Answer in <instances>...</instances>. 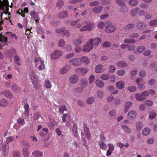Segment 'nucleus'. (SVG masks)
<instances>
[{"label":"nucleus","instance_id":"obj_60","mask_svg":"<svg viewBox=\"0 0 157 157\" xmlns=\"http://www.w3.org/2000/svg\"><path fill=\"white\" fill-rule=\"evenodd\" d=\"M140 7L143 9H147L149 8L148 5L147 3H142L140 4Z\"/></svg>","mask_w":157,"mask_h":157},{"label":"nucleus","instance_id":"obj_56","mask_svg":"<svg viewBox=\"0 0 157 157\" xmlns=\"http://www.w3.org/2000/svg\"><path fill=\"white\" fill-rule=\"evenodd\" d=\"M17 122L20 124L22 125H24L25 123V120L24 118L19 117L17 121Z\"/></svg>","mask_w":157,"mask_h":157},{"label":"nucleus","instance_id":"obj_30","mask_svg":"<svg viewBox=\"0 0 157 157\" xmlns=\"http://www.w3.org/2000/svg\"><path fill=\"white\" fill-rule=\"evenodd\" d=\"M8 101L5 99L0 100V106L1 107H6L8 105Z\"/></svg>","mask_w":157,"mask_h":157},{"label":"nucleus","instance_id":"obj_58","mask_svg":"<svg viewBox=\"0 0 157 157\" xmlns=\"http://www.w3.org/2000/svg\"><path fill=\"white\" fill-rule=\"evenodd\" d=\"M157 25V19L152 20L149 22V25L151 26H154Z\"/></svg>","mask_w":157,"mask_h":157},{"label":"nucleus","instance_id":"obj_16","mask_svg":"<svg viewBox=\"0 0 157 157\" xmlns=\"http://www.w3.org/2000/svg\"><path fill=\"white\" fill-rule=\"evenodd\" d=\"M137 115V113L135 110H131L128 113V116L129 119L135 118Z\"/></svg>","mask_w":157,"mask_h":157},{"label":"nucleus","instance_id":"obj_45","mask_svg":"<svg viewBox=\"0 0 157 157\" xmlns=\"http://www.w3.org/2000/svg\"><path fill=\"white\" fill-rule=\"evenodd\" d=\"M97 97L98 98H102L103 97V93L102 91L98 90L97 92Z\"/></svg>","mask_w":157,"mask_h":157},{"label":"nucleus","instance_id":"obj_8","mask_svg":"<svg viewBox=\"0 0 157 157\" xmlns=\"http://www.w3.org/2000/svg\"><path fill=\"white\" fill-rule=\"evenodd\" d=\"M70 64L74 66H79L81 65L80 60L78 58H73L69 61Z\"/></svg>","mask_w":157,"mask_h":157},{"label":"nucleus","instance_id":"obj_42","mask_svg":"<svg viewBox=\"0 0 157 157\" xmlns=\"http://www.w3.org/2000/svg\"><path fill=\"white\" fill-rule=\"evenodd\" d=\"M58 109L59 112L61 114H63L64 111L67 110V108L65 105L60 106Z\"/></svg>","mask_w":157,"mask_h":157},{"label":"nucleus","instance_id":"obj_35","mask_svg":"<svg viewBox=\"0 0 157 157\" xmlns=\"http://www.w3.org/2000/svg\"><path fill=\"white\" fill-rule=\"evenodd\" d=\"M99 144L101 149L104 150H106L107 146L102 141H100L99 142Z\"/></svg>","mask_w":157,"mask_h":157},{"label":"nucleus","instance_id":"obj_46","mask_svg":"<svg viewBox=\"0 0 157 157\" xmlns=\"http://www.w3.org/2000/svg\"><path fill=\"white\" fill-rule=\"evenodd\" d=\"M117 74L119 76H123L125 75V71L123 69L118 70L117 71Z\"/></svg>","mask_w":157,"mask_h":157},{"label":"nucleus","instance_id":"obj_54","mask_svg":"<svg viewBox=\"0 0 157 157\" xmlns=\"http://www.w3.org/2000/svg\"><path fill=\"white\" fill-rule=\"evenodd\" d=\"M94 101V97H90L87 99L86 102L87 104H90L93 103Z\"/></svg>","mask_w":157,"mask_h":157},{"label":"nucleus","instance_id":"obj_50","mask_svg":"<svg viewBox=\"0 0 157 157\" xmlns=\"http://www.w3.org/2000/svg\"><path fill=\"white\" fill-rule=\"evenodd\" d=\"M65 44V41L63 39L60 40L58 42V45L60 47H63Z\"/></svg>","mask_w":157,"mask_h":157},{"label":"nucleus","instance_id":"obj_44","mask_svg":"<svg viewBox=\"0 0 157 157\" xmlns=\"http://www.w3.org/2000/svg\"><path fill=\"white\" fill-rule=\"evenodd\" d=\"M74 43L76 46L80 45L82 43V39L80 38L75 39L74 41Z\"/></svg>","mask_w":157,"mask_h":157},{"label":"nucleus","instance_id":"obj_63","mask_svg":"<svg viewBox=\"0 0 157 157\" xmlns=\"http://www.w3.org/2000/svg\"><path fill=\"white\" fill-rule=\"evenodd\" d=\"M136 87L135 86H130L128 88V90L131 92H134L136 90Z\"/></svg>","mask_w":157,"mask_h":157},{"label":"nucleus","instance_id":"obj_48","mask_svg":"<svg viewBox=\"0 0 157 157\" xmlns=\"http://www.w3.org/2000/svg\"><path fill=\"white\" fill-rule=\"evenodd\" d=\"M64 5V2L63 1L61 0H58L56 3V6L58 7L59 9H60L62 8Z\"/></svg>","mask_w":157,"mask_h":157},{"label":"nucleus","instance_id":"obj_12","mask_svg":"<svg viewBox=\"0 0 157 157\" xmlns=\"http://www.w3.org/2000/svg\"><path fill=\"white\" fill-rule=\"evenodd\" d=\"M88 84V81L85 78H82L79 82L80 86L84 89L87 86Z\"/></svg>","mask_w":157,"mask_h":157},{"label":"nucleus","instance_id":"obj_32","mask_svg":"<svg viewBox=\"0 0 157 157\" xmlns=\"http://www.w3.org/2000/svg\"><path fill=\"white\" fill-rule=\"evenodd\" d=\"M139 10V8H136L132 9L130 11L131 16L133 17L135 16L137 14Z\"/></svg>","mask_w":157,"mask_h":157},{"label":"nucleus","instance_id":"obj_17","mask_svg":"<svg viewBox=\"0 0 157 157\" xmlns=\"http://www.w3.org/2000/svg\"><path fill=\"white\" fill-rule=\"evenodd\" d=\"M32 155L34 157H42L43 153L40 151L36 150L33 152Z\"/></svg>","mask_w":157,"mask_h":157},{"label":"nucleus","instance_id":"obj_25","mask_svg":"<svg viewBox=\"0 0 157 157\" xmlns=\"http://www.w3.org/2000/svg\"><path fill=\"white\" fill-rule=\"evenodd\" d=\"M48 129L47 128H43L42 130H41L39 132L40 136L42 137H45L48 133Z\"/></svg>","mask_w":157,"mask_h":157},{"label":"nucleus","instance_id":"obj_13","mask_svg":"<svg viewBox=\"0 0 157 157\" xmlns=\"http://www.w3.org/2000/svg\"><path fill=\"white\" fill-rule=\"evenodd\" d=\"M11 88L12 91L14 93H18L21 91V89L18 87L17 84L15 83L12 85Z\"/></svg>","mask_w":157,"mask_h":157},{"label":"nucleus","instance_id":"obj_31","mask_svg":"<svg viewBox=\"0 0 157 157\" xmlns=\"http://www.w3.org/2000/svg\"><path fill=\"white\" fill-rule=\"evenodd\" d=\"M122 128L125 132L127 134H130L131 132V130L130 128L126 125H123Z\"/></svg>","mask_w":157,"mask_h":157},{"label":"nucleus","instance_id":"obj_37","mask_svg":"<svg viewBox=\"0 0 157 157\" xmlns=\"http://www.w3.org/2000/svg\"><path fill=\"white\" fill-rule=\"evenodd\" d=\"M150 129L149 128H144L142 131V134L144 136H146L149 134Z\"/></svg>","mask_w":157,"mask_h":157},{"label":"nucleus","instance_id":"obj_39","mask_svg":"<svg viewBox=\"0 0 157 157\" xmlns=\"http://www.w3.org/2000/svg\"><path fill=\"white\" fill-rule=\"evenodd\" d=\"M137 130L140 131L143 127V125L141 122H138L136 124Z\"/></svg>","mask_w":157,"mask_h":157},{"label":"nucleus","instance_id":"obj_52","mask_svg":"<svg viewBox=\"0 0 157 157\" xmlns=\"http://www.w3.org/2000/svg\"><path fill=\"white\" fill-rule=\"evenodd\" d=\"M156 113L155 112L152 111L150 113L148 117L149 118L152 119L156 117Z\"/></svg>","mask_w":157,"mask_h":157},{"label":"nucleus","instance_id":"obj_59","mask_svg":"<svg viewBox=\"0 0 157 157\" xmlns=\"http://www.w3.org/2000/svg\"><path fill=\"white\" fill-rule=\"evenodd\" d=\"M14 138L13 136H9L6 138V143L7 144L14 141Z\"/></svg>","mask_w":157,"mask_h":157},{"label":"nucleus","instance_id":"obj_24","mask_svg":"<svg viewBox=\"0 0 157 157\" xmlns=\"http://www.w3.org/2000/svg\"><path fill=\"white\" fill-rule=\"evenodd\" d=\"M146 25L145 23H137L136 27L137 29L143 30L146 27Z\"/></svg>","mask_w":157,"mask_h":157},{"label":"nucleus","instance_id":"obj_64","mask_svg":"<svg viewBox=\"0 0 157 157\" xmlns=\"http://www.w3.org/2000/svg\"><path fill=\"white\" fill-rule=\"evenodd\" d=\"M144 16L145 18L146 19H151L152 18L151 14L148 13L147 12H146Z\"/></svg>","mask_w":157,"mask_h":157},{"label":"nucleus","instance_id":"obj_4","mask_svg":"<svg viewBox=\"0 0 157 157\" xmlns=\"http://www.w3.org/2000/svg\"><path fill=\"white\" fill-rule=\"evenodd\" d=\"M92 40H90L84 45L83 48L84 51L86 52H89L94 48L93 44H92Z\"/></svg>","mask_w":157,"mask_h":157},{"label":"nucleus","instance_id":"obj_10","mask_svg":"<svg viewBox=\"0 0 157 157\" xmlns=\"http://www.w3.org/2000/svg\"><path fill=\"white\" fill-rule=\"evenodd\" d=\"M79 79V77L76 75H72L69 78V80L71 83L75 84L77 83Z\"/></svg>","mask_w":157,"mask_h":157},{"label":"nucleus","instance_id":"obj_43","mask_svg":"<svg viewBox=\"0 0 157 157\" xmlns=\"http://www.w3.org/2000/svg\"><path fill=\"white\" fill-rule=\"evenodd\" d=\"M12 155L13 157H21V153L20 151L17 150L13 151Z\"/></svg>","mask_w":157,"mask_h":157},{"label":"nucleus","instance_id":"obj_61","mask_svg":"<svg viewBox=\"0 0 157 157\" xmlns=\"http://www.w3.org/2000/svg\"><path fill=\"white\" fill-rule=\"evenodd\" d=\"M138 3L137 0H130L129 4L132 6H136Z\"/></svg>","mask_w":157,"mask_h":157},{"label":"nucleus","instance_id":"obj_28","mask_svg":"<svg viewBox=\"0 0 157 157\" xmlns=\"http://www.w3.org/2000/svg\"><path fill=\"white\" fill-rule=\"evenodd\" d=\"M136 99L140 101H142L145 99L146 98L142 96L140 94H137L135 96Z\"/></svg>","mask_w":157,"mask_h":157},{"label":"nucleus","instance_id":"obj_40","mask_svg":"<svg viewBox=\"0 0 157 157\" xmlns=\"http://www.w3.org/2000/svg\"><path fill=\"white\" fill-rule=\"evenodd\" d=\"M110 75L108 74H103L101 76V78L103 80H107L109 78Z\"/></svg>","mask_w":157,"mask_h":157},{"label":"nucleus","instance_id":"obj_1","mask_svg":"<svg viewBox=\"0 0 157 157\" xmlns=\"http://www.w3.org/2000/svg\"><path fill=\"white\" fill-rule=\"evenodd\" d=\"M85 25L82 26L80 29L81 32L85 31H90L92 29V27L94 26V24L90 22L83 21L82 25Z\"/></svg>","mask_w":157,"mask_h":157},{"label":"nucleus","instance_id":"obj_2","mask_svg":"<svg viewBox=\"0 0 157 157\" xmlns=\"http://www.w3.org/2000/svg\"><path fill=\"white\" fill-rule=\"evenodd\" d=\"M34 62L35 63V66L36 67H37V65L40 64L38 67V69L39 70H42L45 69L44 62L43 60L41 59L40 57L35 58Z\"/></svg>","mask_w":157,"mask_h":157},{"label":"nucleus","instance_id":"obj_53","mask_svg":"<svg viewBox=\"0 0 157 157\" xmlns=\"http://www.w3.org/2000/svg\"><path fill=\"white\" fill-rule=\"evenodd\" d=\"M144 103L146 105L148 106H151L153 104V102L150 100L145 101Z\"/></svg>","mask_w":157,"mask_h":157},{"label":"nucleus","instance_id":"obj_57","mask_svg":"<svg viewBox=\"0 0 157 157\" xmlns=\"http://www.w3.org/2000/svg\"><path fill=\"white\" fill-rule=\"evenodd\" d=\"M135 48V46L134 45L128 44L127 47V50L129 51L133 50Z\"/></svg>","mask_w":157,"mask_h":157},{"label":"nucleus","instance_id":"obj_9","mask_svg":"<svg viewBox=\"0 0 157 157\" xmlns=\"http://www.w3.org/2000/svg\"><path fill=\"white\" fill-rule=\"evenodd\" d=\"M116 29L115 27L112 25V23L110 22L109 23L108 25L106 26L105 29L106 33H110L115 31Z\"/></svg>","mask_w":157,"mask_h":157},{"label":"nucleus","instance_id":"obj_15","mask_svg":"<svg viewBox=\"0 0 157 157\" xmlns=\"http://www.w3.org/2000/svg\"><path fill=\"white\" fill-rule=\"evenodd\" d=\"M1 95L3 94L6 97L10 98H12L13 97V94L12 93L7 90H5L0 93Z\"/></svg>","mask_w":157,"mask_h":157},{"label":"nucleus","instance_id":"obj_18","mask_svg":"<svg viewBox=\"0 0 157 157\" xmlns=\"http://www.w3.org/2000/svg\"><path fill=\"white\" fill-rule=\"evenodd\" d=\"M9 6V2L7 4L5 3L0 4V9L3 10H5L7 12L8 11Z\"/></svg>","mask_w":157,"mask_h":157},{"label":"nucleus","instance_id":"obj_47","mask_svg":"<svg viewBox=\"0 0 157 157\" xmlns=\"http://www.w3.org/2000/svg\"><path fill=\"white\" fill-rule=\"evenodd\" d=\"M117 2L118 5L120 6H121L122 7V9L126 8V7L125 6L124 4V3L122 1L120 0H117Z\"/></svg>","mask_w":157,"mask_h":157},{"label":"nucleus","instance_id":"obj_62","mask_svg":"<svg viewBox=\"0 0 157 157\" xmlns=\"http://www.w3.org/2000/svg\"><path fill=\"white\" fill-rule=\"evenodd\" d=\"M109 72L113 73L115 70V67L113 65L110 66L109 68Z\"/></svg>","mask_w":157,"mask_h":157},{"label":"nucleus","instance_id":"obj_3","mask_svg":"<svg viewBox=\"0 0 157 157\" xmlns=\"http://www.w3.org/2000/svg\"><path fill=\"white\" fill-rule=\"evenodd\" d=\"M30 78L32 80V82L33 84L34 88L36 89H37V76L36 75L35 73L32 71L30 72Z\"/></svg>","mask_w":157,"mask_h":157},{"label":"nucleus","instance_id":"obj_22","mask_svg":"<svg viewBox=\"0 0 157 157\" xmlns=\"http://www.w3.org/2000/svg\"><path fill=\"white\" fill-rule=\"evenodd\" d=\"M132 105L131 102L129 101L125 102V108L124 109V112L125 113H126L128 112Z\"/></svg>","mask_w":157,"mask_h":157},{"label":"nucleus","instance_id":"obj_21","mask_svg":"<svg viewBox=\"0 0 157 157\" xmlns=\"http://www.w3.org/2000/svg\"><path fill=\"white\" fill-rule=\"evenodd\" d=\"M103 9V7L100 6L95 7L92 9L93 11L95 13H99L101 12Z\"/></svg>","mask_w":157,"mask_h":157},{"label":"nucleus","instance_id":"obj_34","mask_svg":"<svg viewBox=\"0 0 157 157\" xmlns=\"http://www.w3.org/2000/svg\"><path fill=\"white\" fill-rule=\"evenodd\" d=\"M30 15L33 19H37L38 17L37 13L34 10H33L30 12Z\"/></svg>","mask_w":157,"mask_h":157},{"label":"nucleus","instance_id":"obj_51","mask_svg":"<svg viewBox=\"0 0 157 157\" xmlns=\"http://www.w3.org/2000/svg\"><path fill=\"white\" fill-rule=\"evenodd\" d=\"M145 49V47L144 46H141L137 48V51L139 53H141Z\"/></svg>","mask_w":157,"mask_h":157},{"label":"nucleus","instance_id":"obj_49","mask_svg":"<svg viewBox=\"0 0 157 157\" xmlns=\"http://www.w3.org/2000/svg\"><path fill=\"white\" fill-rule=\"evenodd\" d=\"M135 27V25L133 24H130L127 25H126L124 27V29H132L134 28Z\"/></svg>","mask_w":157,"mask_h":157},{"label":"nucleus","instance_id":"obj_38","mask_svg":"<svg viewBox=\"0 0 157 157\" xmlns=\"http://www.w3.org/2000/svg\"><path fill=\"white\" fill-rule=\"evenodd\" d=\"M117 65L119 67H124L127 66L128 64L123 61H121L117 63Z\"/></svg>","mask_w":157,"mask_h":157},{"label":"nucleus","instance_id":"obj_5","mask_svg":"<svg viewBox=\"0 0 157 157\" xmlns=\"http://www.w3.org/2000/svg\"><path fill=\"white\" fill-rule=\"evenodd\" d=\"M29 144L26 143L24 147L22 148V152L24 157H28L29 156L28 148L29 147Z\"/></svg>","mask_w":157,"mask_h":157},{"label":"nucleus","instance_id":"obj_27","mask_svg":"<svg viewBox=\"0 0 157 157\" xmlns=\"http://www.w3.org/2000/svg\"><path fill=\"white\" fill-rule=\"evenodd\" d=\"M90 40H92V44H93V45H95V46H97L101 40V39L98 38H97L94 39H90Z\"/></svg>","mask_w":157,"mask_h":157},{"label":"nucleus","instance_id":"obj_36","mask_svg":"<svg viewBox=\"0 0 157 157\" xmlns=\"http://www.w3.org/2000/svg\"><path fill=\"white\" fill-rule=\"evenodd\" d=\"M123 41L126 43H133L135 42V40L132 38H124Z\"/></svg>","mask_w":157,"mask_h":157},{"label":"nucleus","instance_id":"obj_41","mask_svg":"<svg viewBox=\"0 0 157 157\" xmlns=\"http://www.w3.org/2000/svg\"><path fill=\"white\" fill-rule=\"evenodd\" d=\"M44 86L47 89L50 88L52 86L51 82L48 80H46L45 81Z\"/></svg>","mask_w":157,"mask_h":157},{"label":"nucleus","instance_id":"obj_7","mask_svg":"<svg viewBox=\"0 0 157 157\" xmlns=\"http://www.w3.org/2000/svg\"><path fill=\"white\" fill-rule=\"evenodd\" d=\"M75 71L79 75H83L88 72V70L87 68L79 67L76 68L75 70Z\"/></svg>","mask_w":157,"mask_h":157},{"label":"nucleus","instance_id":"obj_19","mask_svg":"<svg viewBox=\"0 0 157 157\" xmlns=\"http://www.w3.org/2000/svg\"><path fill=\"white\" fill-rule=\"evenodd\" d=\"M68 16L67 12L66 11L60 12L58 15V17L59 18H64Z\"/></svg>","mask_w":157,"mask_h":157},{"label":"nucleus","instance_id":"obj_26","mask_svg":"<svg viewBox=\"0 0 157 157\" xmlns=\"http://www.w3.org/2000/svg\"><path fill=\"white\" fill-rule=\"evenodd\" d=\"M13 61L14 63L18 66H21V63L20 57L17 56L16 55L13 58Z\"/></svg>","mask_w":157,"mask_h":157},{"label":"nucleus","instance_id":"obj_14","mask_svg":"<svg viewBox=\"0 0 157 157\" xmlns=\"http://www.w3.org/2000/svg\"><path fill=\"white\" fill-rule=\"evenodd\" d=\"M83 128L85 135L86 136L88 139L90 138V134L89 128L87 127L86 124H83Z\"/></svg>","mask_w":157,"mask_h":157},{"label":"nucleus","instance_id":"obj_55","mask_svg":"<svg viewBox=\"0 0 157 157\" xmlns=\"http://www.w3.org/2000/svg\"><path fill=\"white\" fill-rule=\"evenodd\" d=\"M67 67H64L59 71V73L61 74H64L67 73L68 71Z\"/></svg>","mask_w":157,"mask_h":157},{"label":"nucleus","instance_id":"obj_29","mask_svg":"<svg viewBox=\"0 0 157 157\" xmlns=\"http://www.w3.org/2000/svg\"><path fill=\"white\" fill-rule=\"evenodd\" d=\"M80 60L81 65L82 64V62L86 64L90 63V60L86 56L82 57L80 59Z\"/></svg>","mask_w":157,"mask_h":157},{"label":"nucleus","instance_id":"obj_33","mask_svg":"<svg viewBox=\"0 0 157 157\" xmlns=\"http://www.w3.org/2000/svg\"><path fill=\"white\" fill-rule=\"evenodd\" d=\"M95 83L98 87L100 88L104 86V82L100 79L97 80L95 82Z\"/></svg>","mask_w":157,"mask_h":157},{"label":"nucleus","instance_id":"obj_11","mask_svg":"<svg viewBox=\"0 0 157 157\" xmlns=\"http://www.w3.org/2000/svg\"><path fill=\"white\" fill-rule=\"evenodd\" d=\"M106 69V66L105 65L101 64L98 65L96 66L95 71L97 73H99L105 70Z\"/></svg>","mask_w":157,"mask_h":157},{"label":"nucleus","instance_id":"obj_20","mask_svg":"<svg viewBox=\"0 0 157 157\" xmlns=\"http://www.w3.org/2000/svg\"><path fill=\"white\" fill-rule=\"evenodd\" d=\"M9 146L6 145H3L2 148V153L5 156H6L8 154L9 151Z\"/></svg>","mask_w":157,"mask_h":157},{"label":"nucleus","instance_id":"obj_6","mask_svg":"<svg viewBox=\"0 0 157 157\" xmlns=\"http://www.w3.org/2000/svg\"><path fill=\"white\" fill-rule=\"evenodd\" d=\"M63 54V52L60 50H56L53 52L51 55V57L52 59H58Z\"/></svg>","mask_w":157,"mask_h":157},{"label":"nucleus","instance_id":"obj_23","mask_svg":"<svg viewBox=\"0 0 157 157\" xmlns=\"http://www.w3.org/2000/svg\"><path fill=\"white\" fill-rule=\"evenodd\" d=\"M125 83L123 81H120L116 83V86L118 89H121L124 88Z\"/></svg>","mask_w":157,"mask_h":157}]
</instances>
